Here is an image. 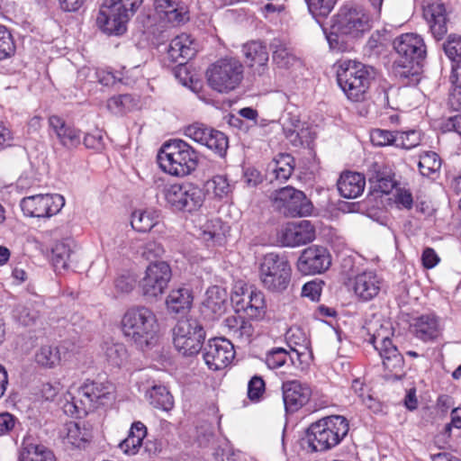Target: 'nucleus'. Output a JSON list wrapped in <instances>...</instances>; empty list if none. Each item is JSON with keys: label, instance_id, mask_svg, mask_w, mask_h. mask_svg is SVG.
<instances>
[{"label": "nucleus", "instance_id": "obj_1", "mask_svg": "<svg viewBox=\"0 0 461 461\" xmlns=\"http://www.w3.org/2000/svg\"><path fill=\"white\" fill-rule=\"evenodd\" d=\"M121 330L125 339L141 351L151 349L158 340L157 314L145 305L128 308L122 317Z\"/></svg>", "mask_w": 461, "mask_h": 461}, {"label": "nucleus", "instance_id": "obj_2", "mask_svg": "<svg viewBox=\"0 0 461 461\" xmlns=\"http://www.w3.org/2000/svg\"><path fill=\"white\" fill-rule=\"evenodd\" d=\"M371 29V20L360 6H342L331 19L330 32L326 34L330 50L348 51L350 48L348 38L356 39Z\"/></svg>", "mask_w": 461, "mask_h": 461}, {"label": "nucleus", "instance_id": "obj_3", "mask_svg": "<svg viewBox=\"0 0 461 461\" xmlns=\"http://www.w3.org/2000/svg\"><path fill=\"white\" fill-rule=\"evenodd\" d=\"M113 400L114 386L112 383L86 380L77 389L75 395L68 393L63 410L68 415L82 417Z\"/></svg>", "mask_w": 461, "mask_h": 461}, {"label": "nucleus", "instance_id": "obj_4", "mask_svg": "<svg viewBox=\"0 0 461 461\" xmlns=\"http://www.w3.org/2000/svg\"><path fill=\"white\" fill-rule=\"evenodd\" d=\"M157 159L165 173L178 177L191 175L199 163L197 151L181 139H173L163 143Z\"/></svg>", "mask_w": 461, "mask_h": 461}, {"label": "nucleus", "instance_id": "obj_5", "mask_svg": "<svg viewBox=\"0 0 461 461\" xmlns=\"http://www.w3.org/2000/svg\"><path fill=\"white\" fill-rule=\"evenodd\" d=\"M349 430L348 420L341 415H330L312 423L307 429L309 447L325 452L339 445Z\"/></svg>", "mask_w": 461, "mask_h": 461}, {"label": "nucleus", "instance_id": "obj_6", "mask_svg": "<svg viewBox=\"0 0 461 461\" xmlns=\"http://www.w3.org/2000/svg\"><path fill=\"white\" fill-rule=\"evenodd\" d=\"M372 68L356 60H343L337 69V81L348 99H364L370 86Z\"/></svg>", "mask_w": 461, "mask_h": 461}, {"label": "nucleus", "instance_id": "obj_7", "mask_svg": "<svg viewBox=\"0 0 461 461\" xmlns=\"http://www.w3.org/2000/svg\"><path fill=\"white\" fill-rule=\"evenodd\" d=\"M367 330L372 332L369 342L378 351L384 369L392 373L394 378L399 379L402 376L404 359L391 340L393 331L390 323L375 322Z\"/></svg>", "mask_w": 461, "mask_h": 461}, {"label": "nucleus", "instance_id": "obj_8", "mask_svg": "<svg viewBox=\"0 0 461 461\" xmlns=\"http://www.w3.org/2000/svg\"><path fill=\"white\" fill-rule=\"evenodd\" d=\"M243 77V64L234 57L221 58L211 64L206 70L209 86L221 94H228L238 88Z\"/></svg>", "mask_w": 461, "mask_h": 461}, {"label": "nucleus", "instance_id": "obj_9", "mask_svg": "<svg viewBox=\"0 0 461 461\" xmlns=\"http://www.w3.org/2000/svg\"><path fill=\"white\" fill-rule=\"evenodd\" d=\"M161 194L171 210L188 212L199 209L205 197L204 192L191 183L166 185Z\"/></svg>", "mask_w": 461, "mask_h": 461}, {"label": "nucleus", "instance_id": "obj_10", "mask_svg": "<svg viewBox=\"0 0 461 461\" xmlns=\"http://www.w3.org/2000/svg\"><path fill=\"white\" fill-rule=\"evenodd\" d=\"M291 276V266L284 257L269 253L263 258L259 267V278L268 291H285L290 284Z\"/></svg>", "mask_w": 461, "mask_h": 461}, {"label": "nucleus", "instance_id": "obj_11", "mask_svg": "<svg viewBox=\"0 0 461 461\" xmlns=\"http://www.w3.org/2000/svg\"><path fill=\"white\" fill-rule=\"evenodd\" d=\"M204 339L205 331L196 319H182L174 328L175 348L184 356L196 355L201 350Z\"/></svg>", "mask_w": 461, "mask_h": 461}, {"label": "nucleus", "instance_id": "obj_12", "mask_svg": "<svg viewBox=\"0 0 461 461\" xmlns=\"http://www.w3.org/2000/svg\"><path fill=\"white\" fill-rule=\"evenodd\" d=\"M171 277V267L167 262L151 263L139 282L140 291L147 300L157 301L165 294Z\"/></svg>", "mask_w": 461, "mask_h": 461}, {"label": "nucleus", "instance_id": "obj_13", "mask_svg": "<svg viewBox=\"0 0 461 461\" xmlns=\"http://www.w3.org/2000/svg\"><path fill=\"white\" fill-rule=\"evenodd\" d=\"M273 205L288 217H304L312 213V204L303 192L285 186L273 194Z\"/></svg>", "mask_w": 461, "mask_h": 461}, {"label": "nucleus", "instance_id": "obj_14", "mask_svg": "<svg viewBox=\"0 0 461 461\" xmlns=\"http://www.w3.org/2000/svg\"><path fill=\"white\" fill-rule=\"evenodd\" d=\"M131 14L119 0H104L96 17V24L106 34L121 35Z\"/></svg>", "mask_w": 461, "mask_h": 461}, {"label": "nucleus", "instance_id": "obj_15", "mask_svg": "<svg viewBox=\"0 0 461 461\" xmlns=\"http://www.w3.org/2000/svg\"><path fill=\"white\" fill-rule=\"evenodd\" d=\"M65 205V199L59 194H45L27 196L22 199L20 206L24 215L50 218Z\"/></svg>", "mask_w": 461, "mask_h": 461}, {"label": "nucleus", "instance_id": "obj_16", "mask_svg": "<svg viewBox=\"0 0 461 461\" xmlns=\"http://www.w3.org/2000/svg\"><path fill=\"white\" fill-rule=\"evenodd\" d=\"M393 48L399 55L402 67L419 65L426 56V45L421 36L416 33H404L393 41Z\"/></svg>", "mask_w": 461, "mask_h": 461}, {"label": "nucleus", "instance_id": "obj_17", "mask_svg": "<svg viewBox=\"0 0 461 461\" xmlns=\"http://www.w3.org/2000/svg\"><path fill=\"white\" fill-rule=\"evenodd\" d=\"M234 357V346L230 340L223 338L209 339L203 351L205 365L213 371L227 367Z\"/></svg>", "mask_w": 461, "mask_h": 461}, {"label": "nucleus", "instance_id": "obj_18", "mask_svg": "<svg viewBox=\"0 0 461 461\" xmlns=\"http://www.w3.org/2000/svg\"><path fill=\"white\" fill-rule=\"evenodd\" d=\"M331 265V256L322 246L312 245L304 249L296 263L297 270L303 275L324 273Z\"/></svg>", "mask_w": 461, "mask_h": 461}, {"label": "nucleus", "instance_id": "obj_19", "mask_svg": "<svg viewBox=\"0 0 461 461\" xmlns=\"http://www.w3.org/2000/svg\"><path fill=\"white\" fill-rule=\"evenodd\" d=\"M278 240L285 247H299L315 239V228L310 221L288 222L278 232Z\"/></svg>", "mask_w": 461, "mask_h": 461}, {"label": "nucleus", "instance_id": "obj_20", "mask_svg": "<svg viewBox=\"0 0 461 461\" xmlns=\"http://www.w3.org/2000/svg\"><path fill=\"white\" fill-rule=\"evenodd\" d=\"M197 51V44L194 39L186 33H182L175 37L168 47L167 55L168 58L176 63H178V67L175 70V76L180 77L182 74H186L187 69L184 66L186 60L194 57Z\"/></svg>", "mask_w": 461, "mask_h": 461}, {"label": "nucleus", "instance_id": "obj_21", "mask_svg": "<svg viewBox=\"0 0 461 461\" xmlns=\"http://www.w3.org/2000/svg\"><path fill=\"white\" fill-rule=\"evenodd\" d=\"M422 15L433 37L440 41L447 32V13L440 0H423Z\"/></svg>", "mask_w": 461, "mask_h": 461}, {"label": "nucleus", "instance_id": "obj_22", "mask_svg": "<svg viewBox=\"0 0 461 461\" xmlns=\"http://www.w3.org/2000/svg\"><path fill=\"white\" fill-rule=\"evenodd\" d=\"M345 284L358 300L367 302L379 294L382 281L375 272L364 271L349 277Z\"/></svg>", "mask_w": 461, "mask_h": 461}, {"label": "nucleus", "instance_id": "obj_23", "mask_svg": "<svg viewBox=\"0 0 461 461\" xmlns=\"http://www.w3.org/2000/svg\"><path fill=\"white\" fill-rule=\"evenodd\" d=\"M282 391L285 408L290 412H294L305 405L312 394L310 386L297 380L283 383Z\"/></svg>", "mask_w": 461, "mask_h": 461}, {"label": "nucleus", "instance_id": "obj_24", "mask_svg": "<svg viewBox=\"0 0 461 461\" xmlns=\"http://www.w3.org/2000/svg\"><path fill=\"white\" fill-rule=\"evenodd\" d=\"M247 65L255 74L262 76L267 68L268 52L267 46L259 41H251L242 46Z\"/></svg>", "mask_w": 461, "mask_h": 461}, {"label": "nucleus", "instance_id": "obj_25", "mask_svg": "<svg viewBox=\"0 0 461 461\" xmlns=\"http://www.w3.org/2000/svg\"><path fill=\"white\" fill-rule=\"evenodd\" d=\"M50 135L55 137L67 149H73L80 143V134L77 130L66 123L58 115L49 117Z\"/></svg>", "mask_w": 461, "mask_h": 461}, {"label": "nucleus", "instance_id": "obj_26", "mask_svg": "<svg viewBox=\"0 0 461 461\" xmlns=\"http://www.w3.org/2000/svg\"><path fill=\"white\" fill-rule=\"evenodd\" d=\"M237 297H239L238 293L235 294L233 300L237 305L241 304L240 308L249 318L259 320L265 316L267 305L262 292L246 289L242 291V298L237 299Z\"/></svg>", "mask_w": 461, "mask_h": 461}, {"label": "nucleus", "instance_id": "obj_27", "mask_svg": "<svg viewBox=\"0 0 461 461\" xmlns=\"http://www.w3.org/2000/svg\"><path fill=\"white\" fill-rule=\"evenodd\" d=\"M228 306L227 291L218 285L207 289L205 299L203 303V312L211 319H215L223 314Z\"/></svg>", "mask_w": 461, "mask_h": 461}, {"label": "nucleus", "instance_id": "obj_28", "mask_svg": "<svg viewBox=\"0 0 461 461\" xmlns=\"http://www.w3.org/2000/svg\"><path fill=\"white\" fill-rule=\"evenodd\" d=\"M337 185L341 196L355 199L362 194L366 178L360 173L346 171L340 175Z\"/></svg>", "mask_w": 461, "mask_h": 461}, {"label": "nucleus", "instance_id": "obj_29", "mask_svg": "<svg viewBox=\"0 0 461 461\" xmlns=\"http://www.w3.org/2000/svg\"><path fill=\"white\" fill-rule=\"evenodd\" d=\"M193 301V293L189 288L178 287L169 292L165 303L169 313L185 314L192 308Z\"/></svg>", "mask_w": 461, "mask_h": 461}, {"label": "nucleus", "instance_id": "obj_30", "mask_svg": "<svg viewBox=\"0 0 461 461\" xmlns=\"http://www.w3.org/2000/svg\"><path fill=\"white\" fill-rule=\"evenodd\" d=\"M294 169V158L285 153L278 154L267 167V178L272 183L274 181L284 182L286 181Z\"/></svg>", "mask_w": 461, "mask_h": 461}, {"label": "nucleus", "instance_id": "obj_31", "mask_svg": "<svg viewBox=\"0 0 461 461\" xmlns=\"http://www.w3.org/2000/svg\"><path fill=\"white\" fill-rule=\"evenodd\" d=\"M160 221V211L155 208L137 209L131 213V225L139 232H148Z\"/></svg>", "mask_w": 461, "mask_h": 461}, {"label": "nucleus", "instance_id": "obj_32", "mask_svg": "<svg viewBox=\"0 0 461 461\" xmlns=\"http://www.w3.org/2000/svg\"><path fill=\"white\" fill-rule=\"evenodd\" d=\"M155 9L161 19L178 24L188 20V13L185 7L174 0H155Z\"/></svg>", "mask_w": 461, "mask_h": 461}, {"label": "nucleus", "instance_id": "obj_33", "mask_svg": "<svg viewBox=\"0 0 461 461\" xmlns=\"http://www.w3.org/2000/svg\"><path fill=\"white\" fill-rule=\"evenodd\" d=\"M223 325L233 338L244 343L249 342L254 333L252 324L237 314L228 316Z\"/></svg>", "mask_w": 461, "mask_h": 461}, {"label": "nucleus", "instance_id": "obj_34", "mask_svg": "<svg viewBox=\"0 0 461 461\" xmlns=\"http://www.w3.org/2000/svg\"><path fill=\"white\" fill-rule=\"evenodd\" d=\"M19 461H57L54 453L41 444L23 441Z\"/></svg>", "mask_w": 461, "mask_h": 461}, {"label": "nucleus", "instance_id": "obj_35", "mask_svg": "<svg viewBox=\"0 0 461 461\" xmlns=\"http://www.w3.org/2000/svg\"><path fill=\"white\" fill-rule=\"evenodd\" d=\"M59 435L64 443L77 447H81L91 437L86 428L81 427L79 423L75 421L67 422L60 429Z\"/></svg>", "mask_w": 461, "mask_h": 461}, {"label": "nucleus", "instance_id": "obj_36", "mask_svg": "<svg viewBox=\"0 0 461 461\" xmlns=\"http://www.w3.org/2000/svg\"><path fill=\"white\" fill-rule=\"evenodd\" d=\"M147 435L145 425L137 421L131 428L128 437L119 444L122 451L128 455H134L142 445V441Z\"/></svg>", "mask_w": 461, "mask_h": 461}, {"label": "nucleus", "instance_id": "obj_37", "mask_svg": "<svg viewBox=\"0 0 461 461\" xmlns=\"http://www.w3.org/2000/svg\"><path fill=\"white\" fill-rule=\"evenodd\" d=\"M417 338L427 341L436 339L439 335L438 321L434 315H422L414 324Z\"/></svg>", "mask_w": 461, "mask_h": 461}, {"label": "nucleus", "instance_id": "obj_38", "mask_svg": "<svg viewBox=\"0 0 461 461\" xmlns=\"http://www.w3.org/2000/svg\"><path fill=\"white\" fill-rule=\"evenodd\" d=\"M418 167L420 175L434 179L441 167V159L434 151H425L420 155Z\"/></svg>", "mask_w": 461, "mask_h": 461}, {"label": "nucleus", "instance_id": "obj_39", "mask_svg": "<svg viewBox=\"0 0 461 461\" xmlns=\"http://www.w3.org/2000/svg\"><path fill=\"white\" fill-rule=\"evenodd\" d=\"M147 396L149 403L154 408L167 411L174 406L173 396L165 386H153L148 391Z\"/></svg>", "mask_w": 461, "mask_h": 461}, {"label": "nucleus", "instance_id": "obj_40", "mask_svg": "<svg viewBox=\"0 0 461 461\" xmlns=\"http://www.w3.org/2000/svg\"><path fill=\"white\" fill-rule=\"evenodd\" d=\"M35 361L38 365L46 368H53L60 363V352L58 347L53 345H42L35 352Z\"/></svg>", "mask_w": 461, "mask_h": 461}, {"label": "nucleus", "instance_id": "obj_41", "mask_svg": "<svg viewBox=\"0 0 461 461\" xmlns=\"http://www.w3.org/2000/svg\"><path fill=\"white\" fill-rule=\"evenodd\" d=\"M103 350L107 361L115 366H121L128 359V351L123 343L105 341Z\"/></svg>", "mask_w": 461, "mask_h": 461}, {"label": "nucleus", "instance_id": "obj_42", "mask_svg": "<svg viewBox=\"0 0 461 461\" xmlns=\"http://www.w3.org/2000/svg\"><path fill=\"white\" fill-rule=\"evenodd\" d=\"M273 61L282 68H290L299 64V60L293 51L285 44L276 42L273 44Z\"/></svg>", "mask_w": 461, "mask_h": 461}, {"label": "nucleus", "instance_id": "obj_43", "mask_svg": "<svg viewBox=\"0 0 461 461\" xmlns=\"http://www.w3.org/2000/svg\"><path fill=\"white\" fill-rule=\"evenodd\" d=\"M71 254L72 249L69 244L63 241L57 242L55 244L52 249L51 260L56 271H61L68 268Z\"/></svg>", "mask_w": 461, "mask_h": 461}, {"label": "nucleus", "instance_id": "obj_44", "mask_svg": "<svg viewBox=\"0 0 461 461\" xmlns=\"http://www.w3.org/2000/svg\"><path fill=\"white\" fill-rule=\"evenodd\" d=\"M295 357L293 352L289 353L282 348H276L267 354L266 364L270 369H276L285 366L288 361L294 365Z\"/></svg>", "mask_w": 461, "mask_h": 461}, {"label": "nucleus", "instance_id": "obj_45", "mask_svg": "<svg viewBox=\"0 0 461 461\" xmlns=\"http://www.w3.org/2000/svg\"><path fill=\"white\" fill-rule=\"evenodd\" d=\"M421 134L415 130L396 131L394 146L403 149H411L421 142Z\"/></svg>", "mask_w": 461, "mask_h": 461}, {"label": "nucleus", "instance_id": "obj_46", "mask_svg": "<svg viewBox=\"0 0 461 461\" xmlns=\"http://www.w3.org/2000/svg\"><path fill=\"white\" fill-rule=\"evenodd\" d=\"M286 339L290 345L298 347V348H292L293 353L298 360L299 356L303 354L301 350H305L309 344L305 333L300 328L293 327L288 330Z\"/></svg>", "mask_w": 461, "mask_h": 461}, {"label": "nucleus", "instance_id": "obj_47", "mask_svg": "<svg viewBox=\"0 0 461 461\" xmlns=\"http://www.w3.org/2000/svg\"><path fill=\"white\" fill-rule=\"evenodd\" d=\"M15 50V43L12 34L5 26H0V61L13 57Z\"/></svg>", "mask_w": 461, "mask_h": 461}, {"label": "nucleus", "instance_id": "obj_48", "mask_svg": "<svg viewBox=\"0 0 461 461\" xmlns=\"http://www.w3.org/2000/svg\"><path fill=\"white\" fill-rule=\"evenodd\" d=\"M305 2L313 17H326L333 10L337 0H305Z\"/></svg>", "mask_w": 461, "mask_h": 461}, {"label": "nucleus", "instance_id": "obj_49", "mask_svg": "<svg viewBox=\"0 0 461 461\" xmlns=\"http://www.w3.org/2000/svg\"><path fill=\"white\" fill-rule=\"evenodd\" d=\"M396 131H390L382 129H374L370 132L371 142L377 147L393 145L395 142Z\"/></svg>", "mask_w": 461, "mask_h": 461}, {"label": "nucleus", "instance_id": "obj_50", "mask_svg": "<svg viewBox=\"0 0 461 461\" xmlns=\"http://www.w3.org/2000/svg\"><path fill=\"white\" fill-rule=\"evenodd\" d=\"M221 235V221L218 219L210 220L202 227V239L205 241H218Z\"/></svg>", "mask_w": 461, "mask_h": 461}, {"label": "nucleus", "instance_id": "obj_51", "mask_svg": "<svg viewBox=\"0 0 461 461\" xmlns=\"http://www.w3.org/2000/svg\"><path fill=\"white\" fill-rule=\"evenodd\" d=\"M444 51L446 55L454 62L461 61V36L449 35L446 43H444Z\"/></svg>", "mask_w": 461, "mask_h": 461}, {"label": "nucleus", "instance_id": "obj_52", "mask_svg": "<svg viewBox=\"0 0 461 461\" xmlns=\"http://www.w3.org/2000/svg\"><path fill=\"white\" fill-rule=\"evenodd\" d=\"M208 187L212 190L215 196L222 198L230 192V185L225 176H215L208 183Z\"/></svg>", "mask_w": 461, "mask_h": 461}, {"label": "nucleus", "instance_id": "obj_53", "mask_svg": "<svg viewBox=\"0 0 461 461\" xmlns=\"http://www.w3.org/2000/svg\"><path fill=\"white\" fill-rule=\"evenodd\" d=\"M206 131H209V126L201 123L194 122L184 129V134L185 137L193 140L194 141L201 144L202 141H204V136L208 134Z\"/></svg>", "mask_w": 461, "mask_h": 461}, {"label": "nucleus", "instance_id": "obj_54", "mask_svg": "<svg viewBox=\"0 0 461 461\" xmlns=\"http://www.w3.org/2000/svg\"><path fill=\"white\" fill-rule=\"evenodd\" d=\"M210 140H209L206 147L222 157L226 153L228 148V139L226 135L216 130Z\"/></svg>", "mask_w": 461, "mask_h": 461}, {"label": "nucleus", "instance_id": "obj_55", "mask_svg": "<svg viewBox=\"0 0 461 461\" xmlns=\"http://www.w3.org/2000/svg\"><path fill=\"white\" fill-rule=\"evenodd\" d=\"M136 285V279L131 274H123L114 280V288L118 294H129Z\"/></svg>", "mask_w": 461, "mask_h": 461}, {"label": "nucleus", "instance_id": "obj_56", "mask_svg": "<svg viewBox=\"0 0 461 461\" xmlns=\"http://www.w3.org/2000/svg\"><path fill=\"white\" fill-rule=\"evenodd\" d=\"M284 132L285 137L291 141V143L294 146H299L303 143L304 131L300 129V121L296 120L294 123H293V128L287 126L285 123L283 125Z\"/></svg>", "mask_w": 461, "mask_h": 461}, {"label": "nucleus", "instance_id": "obj_57", "mask_svg": "<svg viewBox=\"0 0 461 461\" xmlns=\"http://www.w3.org/2000/svg\"><path fill=\"white\" fill-rule=\"evenodd\" d=\"M265 393V382L260 376H253L249 382L248 396L251 401H258Z\"/></svg>", "mask_w": 461, "mask_h": 461}, {"label": "nucleus", "instance_id": "obj_58", "mask_svg": "<svg viewBox=\"0 0 461 461\" xmlns=\"http://www.w3.org/2000/svg\"><path fill=\"white\" fill-rule=\"evenodd\" d=\"M17 319L24 326H31L40 318V313L35 309L23 306L17 311Z\"/></svg>", "mask_w": 461, "mask_h": 461}, {"label": "nucleus", "instance_id": "obj_59", "mask_svg": "<svg viewBox=\"0 0 461 461\" xmlns=\"http://www.w3.org/2000/svg\"><path fill=\"white\" fill-rule=\"evenodd\" d=\"M84 144L87 149L101 150L104 148V135L102 131L95 130L93 132L86 134Z\"/></svg>", "mask_w": 461, "mask_h": 461}, {"label": "nucleus", "instance_id": "obj_60", "mask_svg": "<svg viewBox=\"0 0 461 461\" xmlns=\"http://www.w3.org/2000/svg\"><path fill=\"white\" fill-rule=\"evenodd\" d=\"M322 290V283L318 281H312L306 283L302 289V294L312 301H318L320 299Z\"/></svg>", "mask_w": 461, "mask_h": 461}, {"label": "nucleus", "instance_id": "obj_61", "mask_svg": "<svg viewBox=\"0 0 461 461\" xmlns=\"http://www.w3.org/2000/svg\"><path fill=\"white\" fill-rule=\"evenodd\" d=\"M394 202L398 206L409 210L412 206L413 199L409 190L397 189L394 195Z\"/></svg>", "mask_w": 461, "mask_h": 461}, {"label": "nucleus", "instance_id": "obj_62", "mask_svg": "<svg viewBox=\"0 0 461 461\" xmlns=\"http://www.w3.org/2000/svg\"><path fill=\"white\" fill-rule=\"evenodd\" d=\"M16 423V419L9 412L0 413V436L10 433Z\"/></svg>", "mask_w": 461, "mask_h": 461}, {"label": "nucleus", "instance_id": "obj_63", "mask_svg": "<svg viewBox=\"0 0 461 461\" xmlns=\"http://www.w3.org/2000/svg\"><path fill=\"white\" fill-rule=\"evenodd\" d=\"M448 103L453 110L461 111V80L459 78H456L455 86L450 93Z\"/></svg>", "mask_w": 461, "mask_h": 461}, {"label": "nucleus", "instance_id": "obj_64", "mask_svg": "<svg viewBox=\"0 0 461 461\" xmlns=\"http://www.w3.org/2000/svg\"><path fill=\"white\" fill-rule=\"evenodd\" d=\"M387 174L384 166L379 162H373L369 165L367 170L368 180L371 184L378 181L383 176Z\"/></svg>", "mask_w": 461, "mask_h": 461}]
</instances>
